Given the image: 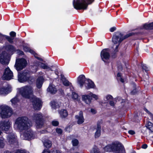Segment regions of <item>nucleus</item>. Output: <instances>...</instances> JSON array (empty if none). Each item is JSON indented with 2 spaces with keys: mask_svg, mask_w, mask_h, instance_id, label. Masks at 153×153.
Returning a JSON list of instances; mask_svg holds the SVG:
<instances>
[{
  "mask_svg": "<svg viewBox=\"0 0 153 153\" xmlns=\"http://www.w3.org/2000/svg\"><path fill=\"white\" fill-rule=\"evenodd\" d=\"M47 91L51 93L55 94L57 90L54 85L50 84L47 88Z\"/></svg>",
  "mask_w": 153,
  "mask_h": 153,
  "instance_id": "nucleus-24",
  "label": "nucleus"
},
{
  "mask_svg": "<svg viewBox=\"0 0 153 153\" xmlns=\"http://www.w3.org/2000/svg\"><path fill=\"white\" fill-rule=\"evenodd\" d=\"M89 93L90 94V97L92 98H94L96 100H97L98 99L99 97L98 95L94 94L91 92H90Z\"/></svg>",
  "mask_w": 153,
  "mask_h": 153,
  "instance_id": "nucleus-37",
  "label": "nucleus"
},
{
  "mask_svg": "<svg viewBox=\"0 0 153 153\" xmlns=\"http://www.w3.org/2000/svg\"><path fill=\"white\" fill-rule=\"evenodd\" d=\"M7 140L10 144L17 145L18 144L16 136L13 133H10L7 137Z\"/></svg>",
  "mask_w": 153,
  "mask_h": 153,
  "instance_id": "nucleus-12",
  "label": "nucleus"
},
{
  "mask_svg": "<svg viewBox=\"0 0 153 153\" xmlns=\"http://www.w3.org/2000/svg\"><path fill=\"white\" fill-rule=\"evenodd\" d=\"M8 89L5 87H0V95H4L8 93Z\"/></svg>",
  "mask_w": 153,
  "mask_h": 153,
  "instance_id": "nucleus-26",
  "label": "nucleus"
},
{
  "mask_svg": "<svg viewBox=\"0 0 153 153\" xmlns=\"http://www.w3.org/2000/svg\"><path fill=\"white\" fill-rule=\"evenodd\" d=\"M59 113L61 117L62 118H65L67 116V111L66 110H62Z\"/></svg>",
  "mask_w": 153,
  "mask_h": 153,
  "instance_id": "nucleus-29",
  "label": "nucleus"
},
{
  "mask_svg": "<svg viewBox=\"0 0 153 153\" xmlns=\"http://www.w3.org/2000/svg\"><path fill=\"white\" fill-rule=\"evenodd\" d=\"M82 101L86 104L90 105L92 101V98L90 96L89 93L88 94H84L82 96Z\"/></svg>",
  "mask_w": 153,
  "mask_h": 153,
  "instance_id": "nucleus-17",
  "label": "nucleus"
},
{
  "mask_svg": "<svg viewBox=\"0 0 153 153\" xmlns=\"http://www.w3.org/2000/svg\"><path fill=\"white\" fill-rule=\"evenodd\" d=\"M146 79H149V76H148V75L147 74L146 76Z\"/></svg>",
  "mask_w": 153,
  "mask_h": 153,
  "instance_id": "nucleus-57",
  "label": "nucleus"
},
{
  "mask_svg": "<svg viewBox=\"0 0 153 153\" xmlns=\"http://www.w3.org/2000/svg\"><path fill=\"white\" fill-rule=\"evenodd\" d=\"M52 124L53 126H56L58 125L59 122L57 121H53L52 122Z\"/></svg>",
  "mask_w": 153,
  "mask_h": 153,
  "instance_id": "nucleus-41",
  "label": "nucleus"
},
{
  "mask_svg": "<svg viewBox=\"0 0 153 153\" xmlns=\"http://www.w3.org/2000/svg\"><path fill=\"white\" fill-rule=\"evenodd\" d=\"M94 0H74L73 4L76 10H85L88 4H91Z\"/></svg>",
  "mask_w": 153,
  "mask_h": 153,
  "instance_id": "nucleus-3",
  "label": "nucleus"
},
{
  "mask_svg": "<svg viewBox=\"0 0 153 153\" xmlns=\"http://www.w3.org/2000/svg\"><path fill=\"white\" fill-rule=\"evenodd\" d=\"M31 126L28 118L25 116L18 118L14 125V127L16 130L21 132L25 131L21 136L23 139L28 140L34 138L35 137L33 131L30 129Z\"/></svg>",
  "mask_w": 153,
  "mask_h": 153,
  "instance_id": "nucleus-1",
  "label": "nucleus"
},
{
  "mask_svg": "<svg viewBox=\"0 0 153 153\" xmlns=\"http://www.w3.org/2000/svg\"><path fill=\"white\" fill-rule=\"evenodd\" d=\"M106 152H120L121 151L123 153H125V150L123 146L121 144L112 143L111 144L108 145L104 148Z\"/></svg>",
  "mask_w": 153,
  "mask_h": 153,
  "instance_id": "nucleus-4",
  "label": "nucleus"
},
{
  "mask_svg": "<svg viewBox=\"0 0 153 153\" xmlns=\"http://www.w3.org/2000/svg\"><path fill=\"white\" fill-rule=\"evenodd\" d=\"M147 147V145L146 144H144L142 146V148L144 149H146Z\"/></svg>",
  "mask_w": 153,
  "mask_h": 153,
  "instance_id": "nucleus-52",
  "label": "nucleus"
},
{
  "mask_svg": "<svg viewBox=\"0 0 153 153\" xmlns=\"http://www.w3.org/2000/svg\"><path fill=\"white\" fill-rule=\"evenodd\" d=\"M109 104H110V105L112 106H114V101H111V100H110V101Z\"/></svg>",
  "mask_w": 153,
  "mask_h": 153,
  "instance_id": "nucleus-46",
  "label": "nucleus"
},
{
  "mask_svg": "<svg viewBox=\"0 0 153 153\" xmlns=\"http://www.w3.org/2000/svg\"><path fill=\"white\" fill-rule=\"evenodd\" d=\"M91 111L92 114H95L96 113V111L95 109H91Z\"/></svg>",
  "mask_w": 153,
  "mask_h": 153,
  "instance_id": "nucleus-50",
  "label": "nucleus"
},
{
  "mask_svg": "<svg viewBox=\"0 0 153 153\" xmlns=\"http://www.w3.org/2000/svg\"><path fill=\"white\" fill-rule=\"evenodd\" d=\"M99 150L96 146H94L91 151V153H99Z\"/></svg>",
  "mask_w": 153,
  "mask_h": 153,
  "instance_id": "nucleus-36",
  "label": "nucleus"
},
{
  "mask_svg": "<svg viewBox=\"0 0 153 153\" xmlns=\"http://www.w3.org/2000/svg\"><path fill=\"white\" fill-rule=\"evenodd\" d=\"M133 34V33H131L127 34L125 36H123V35L120 32L116 33L113 36L112 39V41L113 43L114 44H117L115 46V49L114 50L115 52H116L117 51V49L119 45L123 39Z\"/></svg>",
  "mask_w": 153,
  "mask_h": 153,
  "instance_id": "nucleus-2",
  "label": "nucleus"
},
{
  "mask_svg": "<svg viewBox=\"0 0 153 153\" xmlns=\"http://www.w3.org/2000/svg\"><path fill=\"white\" fill-rule=\"evenodd\" d=\"M39 65H40L41 67L45 69L46 67V65L42 63H40Z\"/></svg>",
  "mask_w": 153,
  "mask_h": 153,
  "instance_id": "nucleus-44",
  "label": "nucleus"
},
{
  "mask_svg": "<svg viewBox=\"0 0 153 153\" xmlns=\"http://www.w3.org/2000/svg\"><path fill=\"white\" fill-rule=\"evenodd\" d=\"M42 116L41 113H35L33 116V120L35 122L37 128H41L43 124L42 121Z\"/></svg>",
  "mask_w": 153,
  "mask_h": 153,
  "instance_id": "nucleus-8",
  "label": "nucleus"
},
{
  "mask_svg": "<svg viewBox=\"0 0 153 153\" xmlns=\"http://www.w3.org/2000/svg\"><path fill=\"white\" fill-rule=\"evenodd\" d=\"M10 36L7 35L6 39L10 43L13 44V40L16 36V33L14 31H11L10 33Z\"/></svg>",
  "mask_w": 153,
  "mask_h": 153,
  "instance_id": "nucleus-19",
  "label": "nucleus"
},
{
  "mask_svg": "<svg viewBox=\"0 0 153 153\" xmlns=\"http://www.w3.org/2000/svg\"><path fill=\"white\" fill-rule=\"evenodd\" d=\"M6 36L7 35L2 34L0 33V40L1 41H2L5 38L6 39Z\"/></svg>",
  "mask_w": 153,
  "mask_h": 153,
  "instance_id": "nucleus-39",
  "label": "nucleus"
},
{
  "mask_svg": "<svg viewBox=\"0 0 153 153\" xmlns=\"http://www.w3.org/2000/svg\"><path fill=\"white\" fill-rule=\"evenodd\" d=\"M13 76V72L10 68L7 67L5 68L2 76L3 79L9 80L12 79Z\"/></svg>",
  "mask_w": 153,
  "mask_h": 153,
  "instance_id": "nucleus-13",
  "label": "nucleus"
},
{
  "mask_svg": "<svg viewBox=\"0 0 153 153\" xmlns=\"http://www.w3.org/2000/svg\"><path fill=\"white\" fill-rule=\"evenodd\" d=\"M33 77L30 76L28 74H26L24 72L22 74H20L18 75V80L21 82L27 81L30 83L32 82Z\"/></svg>",
  "mask_w": 153,
  "mask_h": 153,
  "instance_id": "nucleus-7",
  "label": "nucleus"
},
{
  "mask_svg": "<svg viewBox=\"0 0 153 153\" xmlns=\"http://www.w3.org/2000/svg\"><path fill=\"white\" fill-rule=\"evenodd\" d=\"M56 132L59 134H61L62 133V130L59 128H57L56 129Z\"/></svg>",
  "mask_w": 153,
  "mask_h": 153,
  "instance_id": "nucleus-43",
  "label": "nucleus"
},
{
  "mask_svg": "<svg viewBox=\"0 0 153 153\" xmlns=\"http://www.w3.org/2000/svg\"><path fill=\"white\" fill-rule=\"evenodd\" d=\"M102 123V121L100 120L98 122L97 127L95 129L96 131L95 134V137L96 138L99 137L101 134V124Z\"/></svg>",
  "mask_w": 153,
  "mask_h": 153,
  "instance_id": "nucleus-20",
  "label": "nucleus"
},
{
  "mask_svg": "<svg viewBox=\"0 0 153 153\" xmlns=\"http://www.w3.org/2000/svg\"><path fill=\"white\" fill-rule=\"evenodd\" d=\"M152 90L153 91V87H152Z\"/></svg>",
  "mask_w": 153,
  "mask_h": 153,
  "instance_id": "nucleus-59",
  "label": "nucleus"
},
{
  "mask_svg": "<svg viewBox=\"0 0 153 153\" xmlns=\"http://www.w3.org/2000/svg\"><path fill=\"white\" fill-rule=\"evenodd\" d=\"M43 143L45 147L47 148H51L52 146L51 142L48 140H45Z\"/></svg>",
  "mask_w": 153,
  "mask_h": 153,
  "instance_id": "nucleus-27",
  "label": "nucleus"
},
{
  "mask_svg": "<svg viewBox=\"0 0 153 153\" xmlns=\"http://www.w3.org/2000/svg\"><path fill=\"white\" fill-rule=\"evenodd\" d=\"M16 153H27L24 150H18L16 151Z\"/></svg>",
  "mask_w": 153,
  "mask_h": 153,
  "instance_id": "nucleus-45",
  "label": "nucleus"
},
{
  "mask_svg": "<svg viewBox=\"0 0 153 153\" xmlns=\"http://www.w3.org/2000/svg\"><path fill=\"white\" fill-rule=\"evenodd\" d=\"M152 137L153 138V136H152Z\"/></svg>",
  "mask_w": 153,
  "mask_h": 153,
  "instance_id": "nucleus-61",
  "label": "nucleus"
},
{
  "mask_svg": "<svg viewBox=\"0 0 153 153\" xmlns=\"http://www.w3.org/2000/svg\"><path fill=\"white\" fill-rule=\"evenodd\" d=\"M33 107L36 110H39L41 106V101L39 99L33 96L30 99Z\"/></svg>",
  "mask_w": 153,
  "mask_h": 153,
  "instance_id": "nucleus-9",
  "label": "nucleus"
},
{
  "mask_svg": "<svg viewBox=\"0 0 153 153\" xmlns=\"http://www.w3.org/2000/svg\"><path fill=\"white\" fill-rule=\"evenodd\" d=\"M6 49L10 52H13L16 50L15 47L12 45H9L7 46Z\"/></svg>",
  "mask_w": 153,
  "mask_h": 153,
  "instance_id": "nucleus-28",
  "label": "nucleus"
},
{
  "mask_svg": "<svg viewBox=\"0 0 153 153\" xmlns=\"http://www.w3.org/2000/svg\"><path fill=\"white\" fill-rule=\"evenodd\" d=\"M23 49L26 52H29L31 53L32 54L34 53V51L32 50H31L27 46H24L23 47Z\"/></svg>",
  "mask_w": 153,
  "mask_h": 153,
  "instance_id": "nucleus-35",
  "label": "nucleus"
},
{
  "mask_svg": "<svg viewBox=\"0 0 153 153\" xmlns=\"http://www.w3.org/2000/svg\"><path fill=\"white\" fill-rule=\"evenodd\" d=\"M42 153H50V152L48 149H45Z\"/></svg>",
  "mask_w": 153,
  "mask_h": 153,
  "instance_id": "nucleus-47",
  "label": "nucleus"
},
{
  "mask_svg": "<svg viewBox=\"0 0 153 153\" xmlns=\"http://www.w3.org/2000/svg\"><path fill=\"white\" fill-rule=\"evenodd\" d=\"M61 80L65 85H67V82L66 79L64 77V76L62 74L61 75Z\"/></svg>",
  "mask_w": 153,
  "mask_h": 153,
  "instance_id": "nucleus-34",
  "label": "nucleus"
},
{
  "mask_svg": "<svg viewBox=\"0 0 153 153\" xmlns=\"http://www.w3.org/2000/svg\"><path fill=\"white\" fill-rule=\"evenodd\" d=\"M43 80L44 79L42 77H39L37 79L36 82V87L38 88H40L42 87Z\"/></svg>",
  "mask_w": 153,
  "mask_h": 153,
  "instance_id": "nucleus-23",
  "label": "nucleus"
},
{
  "mask_svg": "<svg viewBox=\"0 0 153 153\" xmlns=\"http://www.w3.org/2000/svg\"><path fill=\"white\" fill-rule=\"evenodd\" d=\"M45 69H46L48 71H53V70H52L51 68L50 67H48V66L47 65L46 66V67L45 68Z\"/></svg>",
  "mask_w": 153,
  "mask_h": 153,
  "instance_id": "nucleus-49",
  "label": "nucleus"
},
{
  "mask_svg": "<svg viewBox=\"0 0 153 153\" xmlns=\"http://www.w3.org/2000/svg\"><path fill=\"white\" fill-rule=\"evenodd\" d=\"M9 56L6 53L2 52L0 55V62L3 65L8 64L9 62Z\"/></svg>",
  "mask_w": 153,
  "mask_h": 153,
  "instance_id": "nucleus-15",
  "label": "nucleus"
},
{
  "mask_svg": "<svg viewBox=\"0 0 153 153\" xmlns=\"http://www.w3.org/2000/svg\"><path fill=\"white\" fill-rule=\"evenodd\" d=\"M76 119L77 120V123L80 124L83 123L84 121V119L83 116V112L82 111L79 112V115L75 116Z\"/></svg>",
  "mask_w": 153,
  "mask_h": 153,
  "instance_id": "nucleus-21",
  "label": "nucleus"
},
{
  "mask_svg": "<svg viewBox=\"0 0 153 153\" xmlns=\"http://www.w3.org/2000/svg\"><path fill=\"white\" fill-rule=\"evenodd\" d=\"M69 89L71 93L72 99L75 101L79 100V95L76 92L74 91V88L72 84L68 81V89Z\"/></svg>",
  "mask_w": 153,
  "mask_h": 153,
  "instance_id": "nucleus-11",
  "label": "nucleus"
},
{
  "mask_svg": "<svg viewBox=\"0 0 153 153\" xmlns=\"http://www.w3.org/2000/svg\"><path fill=\"white\" fill-rule=\"evenodd\" d=\"M85 86L86 88L87 89L94 88L95 86L94 82L88 79H87L86 82Z\"/></svg>",
  "mask_w": 153,
  "mask_h": 153,
  "instance_id": "nucleus-22",
  "label": "nucleus"
},
{
  "mask_svg": "<svg viewBox=\"0 0 153 153\" xmlns=\"http://www.w3.org/2000/svg\"><path fill=\"white\" fill-rule=\"evenodd\" d=\"M116 28L115 27H113L110 28V30L111 32H113L116 30Z\"/></svg>",
  "mask_w": 153,
  "mask_h": 153,
  "instance_id": "nucleus-48",
  "label": "nucleus"
},
{
  "mask_svg": "<svg viewBox=\"0 0 153 153\" xmlns=\"http://www.w3.org/2000/svg\"><path fill=\"white\" fill-rule=\"evenodd\" d=\"M52 153H62L59 150L53 151Z\"/></svg>",
  "mask_w": 153,
  "mask_h": 153,
  "instance_id": "nucleus-53",
  "label": "nucleus"
},
{
  "mask_svg": "<svg viewBox=\"0 0 153 153\" xmlns=\"http://www.w3.org/2000/svg\"><path fill=\"white\" fill-rule=\"evenodd\" d=\"M117 79L118 81H120L123 83L124 82V79L122 78L121 74L120 73H117Z\"/></svg>",
  "mask_w": 153,
  "mask_h": 153,
  "instance_id": "nucleus-31",
  "label": "nucleus"
},
{
  "mask_svg": "<svg viewBox=\"0 0 153 153\" xmlns=\"http://www.w3.org/2000/svg\"><path fill=\"white\" fill-rule=\"evenodd\" d=\"M113 99L112 96L110 95H106L104 98V100L106 102H107V101L111 100Z\"/></svg>",
  "mask_w": 153,
  "mask_h": 153,
  "instance_id": "nucleus-32",
  "label": "nucleus"
},
{
  "mask_svg": "<svg viewBox=\"0 0 153 153\" xmlns=\"http://www.w3.org/2000/svg\"><path fill=\"white\" fill-rule=\"evenodd\" d=\"M18 53H19L20 54L23 55L24 54V53L22 51L20 50L18 51Z\"/></svg>",
  "mask_w": 153,
  "mask_h": 153,
  "instance_id": "nucleus-54",
  "label": "nucleus"
},
{
  "mask_svg": "<svg viewBox=\"0 0 153 153\" xmlns=\"http://www.w3.org/2000/svg\"><path fill=\"white\" fill-rule=\"evenodd\" d=\"M4 139L3 138H0V148H3L5 144L4 142Z\"/></svg>",
  "mask_w": 153,
  "mask_h": 153,
  "instance_id": "nucleus-33",
  "label": "nucleus"
},
{
  "mask_svg": "<svg viewBox=\"0 0 153 153\" xmlns=\"http://www.w3.org/2000/svg\"><path fill=\"white\" fill-rule=\"evenodd\" d=\"M101 56L102 60L105 62V60L108 59L110 57L109 50L108 49H103L101 52Z\"/></svg>",
  "mask_w": 153,
  "mask_h": 153,
  "instance_id": "nucleus-16",
  "label": "nucleus"
},
{
  "mask_svg": "<svg viewBox=\"0 0 153 153\" xmlns=\"http://www.w3.org/2000/svg\"><path fill=\"white\" fill-rule=\"evenodd\" d=\"M141 28V29H145L146 30L153 29V22L148 24H144Z\"/></svg>",
  "mask_w": 153,
  "mask_h": 153,
  "instance_id": "nucleus-25",
  "label": "nucleus"
},
{
  "mask_svg": "<svg viewBox=\"0 0 153 153\" xmlns=\"http://www.w3.org/2000/svg\"><path fill=\"white\" fill-rule=\"evenodd\" d=\"M27 65L26 61L24 59H18L16 61L15 66L17 70L22 69Z\"/></svg>",
  "mask_w": 153,
  "mask_h": 153,
  "instance_id": "nucleus-10",
  "label": "nucleus"
},
{
  "mask_svg": "<svg viewBox=\"0 0 153 153\" xmlns=\"http://www.w3.org/2000/svg\"><path fill=\"white\" fill-rule=\"evenodd\" d=\"M51 106L53 108L56 107V103L55 101H52L51 102Z\"/></svg>",
  "mask_w": 153,
  "mask_h": 153,
  "instance_id": "nucleus-42",
  "label": "nucleus"
},
{
  "mask_svg": "<svg viewBox=\"0 0 153 153\" xmlns=\"http://www.w3.org/2000/svg\"><path fill=\"white\" fill-rule=\"evenodd\" d=\"M18 96L17 95L14 98L11 100L10 101L13 105H15L16 103L19 101Z\"/></svg>",
  "mask_w": 153,
  "mask_h": 153,
  "instance_id": "nucleus-30",
  "label": "nucleus"
},
{
  "mask_svg": "<svg viewBox=\"0 0 153 153\" xmlns=\"http://www.w3.org/2000/svg\"><path fill=\"white\" fill-rule=\"evenodd\" d=\"M134 86H135V85L134 84Z\"/></svg>",
  "mask_w": 153,
  "mask_h": 153,
  "instance_id": "nucleus-60",
  "label": "nucleus"
},
{
  "mask_svg": "<svg viewBox=\"0 0 153 153\" xmlns=\"http://www.w3.org/2000/svg\"><path fill=\"white\" fill-rule=\"evenodd\" d=\"M11 125L9 121H1L0 122V129L2 131H7L10 128Z\"/></svg>",
  "mask_w": 153,
  "mask_h": 153,
  "instance_id": "nucleus-14",
  "label": "nucleus"
},
{
  "mask_svg": "<svg viewBox=\"0 0 153 153\" xmlns=\"http://www.w3.org/2000/svg\"><path fill=\"white\" fill-rule=\"evenodd\" d=\"M72 142L74 146H77L79 144V141L76 139L73 140Z\"/></svg>",
  "mask_w": 153,
  "mask_h": 153,
  "instance_id": "nucleus-38",
  "label": "nucleus"
},
{
  "mask_svg": "<svg viewBox=\"0 0 153 153\" xmlns=\"http://www.w3.org/2000/svg\"><path fill=\"white\" fill-rule=\"evenodd\" d=\"M137 92L136 90L135 89H134L133 91H132L131 92V93L132 94H134L135 93H136Z\"/></svg>",
  "mask_w": 153,
  "mask_h": 153,
  "instance_id": "nucleus-55",
  "label": "nucleus"
},
{
  "mask_svg": "<svg viewBox=\"0 0 153 153\" xmlns=\"http://www.w3.org/2000/svg\"><path fill=\"white\" fill-rule=\"evenodd\" d=\"M144 70L146 71H148L149 70V68L145 65H143L142 66Z\"/></svg>",
  "mask_w": 153,
  "mask_h": 153,
  "instance_id": "nucleus-40",
  "label": "nucleus"
},
{
  "mask_svg": "<svg viewBox=\"0 0 153 153\" xmlns=\"http://www.w3.org/2000/svg\"><path fill=\"white\" fill-rule=\"evenodd\" d=\"M11 108L6 105H2L0 106V114L2 118L10 117L12 114Z\"/></svg>",
  "mask_w": 153,
  "mask_h": 153,
  "instance_id": "nucleus-6",
  "label": "nucleus"
},
{
  "mask_svg": "<svg viewBox=\"0 0 153 153\" xmlns=\"http://www.w3.org/2000/svg\"><path fill=\"white\" fill-rule=\"evenodd\" d=\"M19 91L22 96L26 98H30L33 92V88L30 86L22 87L19 89Z\"/></svg>",
  "mask_w": 153,
  "mask_h": 153,
  "instance_id": "nucleus-5",
  "label": "nucleus"
},
{
  "mask_svg": "<svg viewBox=\"0 0 153 153\" xmlns=\"http://www.w3.org/2000/svg\"><path fill=\"white\" fill-rule=\"evenodd\" d=\"M2 133V132L0 130V135H1Z\"/></svg>",
  "mask_w": 153,
  "mask_h": 153,
  "instance_id": "nucleus-58",
  "label": "nucleus"
},
{
  "mask_svg": "<svg viewBox=\"0 0 153 153\" xmlns=\"http://www.w3.org/2000/svg\"><path fill=\"white\" fill-rule=\"evenodd\" d=\"M144 110L146 111L147 113H150V112L147 110V109H146V108H144Z\"/></svg>",
  "mask_w": 153,
  "mask_h": 153,
  "instance_id": "nucleus-56",
  "label": "nucleus"
},
{
  "mask_svg": "<svg viewBox=\"0 0 153 153\" xmlns=\"http://www.w3.org/2000/svg\"><path fill=\"white\" fill-rule=\"evenodd\" d=\"M128 133L129 134L131 135H133L135 134V132L134 131L132 130H129L128 131Z\"/></svg>",
  "mask_w": 153,
  "mask_h": 153,
  "instance_id": "nucleus-51",
  "label": "nucleus"
},
{
  "mask_svg": "<svg viewBox=\"0 0 153 153\" xmlns=\"http://www.w3.org/2000/svg\"><path fill=\"white\" fill-rule=\"evenodd\" d=\"M85 76L83 75H80L78 78V83L81 88H82L86 82V80Z\"/></svg>",
  "mask_w": 153,
  "mask_h": 153,
  "instance_id": "nucleus-18",
  "label": "nucleus"
}]
</instances>
